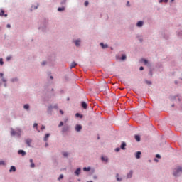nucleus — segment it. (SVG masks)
<instances>
[{
	"instance_id": "nucleus-45",
	"label": "nucleus",
	"mask_w": 182,
	"mask_h": 182,
	"mask_svg": "<svg viewBox=\"0 0 182 182\" xmlns=\"http://www.w3.org/2000/svg\"><path fill=\"white\" fill-rule=\"evenodd\" d=\"M60 113L61 114H63V111L60 110Z\"/></svg>"
},
{
	"instance_id": "nucleus-25",
	"label": "nucleus",
	"mask_w": 182,
	"mask_h": 182,
	"mask_svg": "<svg viewBox=\"0 0 182 182\" xmlns=\"http://www.w3.org/2000/svg\"><path fill=\"white\" fill-rule=\"evenodd\" d=\"M142 62L144 63V65H147L149 63V61L146 59H143Z\"/></svg>"
},
{
	"instance_id": "nucleus-11",
	"label": "nucleus",
	"mask_w": 182,
	"mask_h": 182,
	"mask_svg": "<svg viewBox=\"0 0 182 182\" xmlns=\"http://www.w3.org/2000/svg\"><path fill=\"white\" fill-rule=\"evenodd\" d=\"M136 26H138L139 28H141V26H143V21H139L136 23Z\"/></svg>"
},
{
	"instance_id": "nucleus-41",
	"label": "nucleus",
	"mask_w": 182,
	"mask_h": 182,
	"mask_svg": "<svg viewBox=\"0 0 182 182\" xmlns=\"http://www.w3.org/2000/svg\"><path fill=\"white\" fill-rule=\"evenodd\" d=\"M11 56L6 57V60H11Z\"/></svg>"
},
{
	"instance_id": "nucleus-35",
	"label": "nucleus",
	"mask_w": 182,
	"mask_h": 182,
	"mask_svg": "<svg viewBox=\"0 0 182 182\" xmlns=\"http://www.w3.org/2000/svg\"><path fill=\"white\" fill-rule=\"evenodd\" d=\"M63 154L64 157H68V153L64 152Z\"/></svg>"
},
{
	"instance_id": "nucleus-21",
	"label": "nucleus",
	"mask_w": 182,
	"mask_h": 182,
	"mask_svg": "<svg viewBox=\"0 0 182 182\" xmlns=\"http://www.w3.org/2000/svg\"><path fill=\"white\" fill-rule=\"evenodd\" d=\"M135 140H136V141H140V136L135 135Z\"/></svg>"
},
{
	"instance_id": "nucleus-26",
	"label": "nucleus",
	"mask_w": 182,
	"mask_h": 182,
	"mask_svg": "<svg viewBox=\"0 0 182 182\" xmlns=\"http://www.w3.org/2000/svg\"><path fill=\"white\" fill-rule=\"evenodd\" d=\"M24 109H26V110H28V109H29V105L26 104L24 105Z\"/></svg>"
},
{
	"instance_id": "nucleus-24",
	"label": "nucleus",
	"mask_w": 182,
	"mask_h": 182,
	"mask_svg": "<svg viewBox=\"0 0 182 182\" xmlns=\"http://www.w3.org/2000/svg\"><path fill=\"white\" fill-rule=\"evenodd\" d=\"M102 161H106V162H107V157H105V156H102Z\"/></svg>"
},
{
	"instance_id": "nucleus-8",
	"label": "nucleus",
	"mask_w": 182,
	"mask_h": 182,
	"mask_svg": "<svg viewBox=\"0 0 182 182\" xmlns=\"http://www.w3.org/2000/svg\"><path fill=\"white\" fill-rule=\"evenodd\" d=\"M18 154H21L23 156H26V152H25L23 150H19Z\"/></svg>"
},
{
	"instance_id": "nucleus-32",
	"label": "nucleus",
	"mask_w": 182,
	"mask_h": 182,
	"mask_svg": "<svg viewBox=\"0 0 182 182\" xmlns=\"http://www.w3.org/2000/svg\"><path fill=\"white\" fill-rule=\"evenodd\" d=\"M62 178H63V175H60L58 180H62Z\"/></svg>"
},
{
	"instance_id": "nucleus-12",
	"label": "nucleus",
	"mask_w": 182,
	"mask_h": 182,
	"mask_svg": "<svg viewBox=\"0 0 182 182\" xmlns=\"http://www.w3.org/2000/svg\"><path fill=\"white\" fill-rule=\"evenodd\" d=\"M140 156H141V151L136 152V159H140Z\"/></svg>"
},
{
	"instance_id": "nucleus-19",
	"label": "nucleus",
	"mask_w": 182,
	"mask_h": 182,
	"mask_svg": "<svg viewBox=\"0 0 182 182\" xmlns=\"http://www.w3.org/2000/svg\"><path fill=\"white\" fill-rule=\"evenodd\" d=\"M49 136L50 134H46L45 137H44V141H48V139H49Z\"/></svg>"
},
{
	"instance_id": "nucleus-6",
	"label": "nucleus",
	"mask_w": 182,
	"mask_h": 182,
	"mask_svg": "<svg viewBox=\"0 0 182 182\" xmlns=\"http://www.w3.org/2000/svg\"><path fill=\"white\" fill-rule=\"evenodd\" d=\"M0 77H2V79H1L2 82H4V83H6V80H5V78H4V73H0Z\"/></svg>"
},
{
	"instance_id": "nucleus-50",
	"label": "nucleus",
	"mask_w": 182,
	"mask_h": 182,
	"mask_svg": "<svg viewBox=\"0 0 182 182\" xmlns=\"http://www.w3.org/2000/svg\"><path fill=\"white\" fill-rule=\"evenodd\" d=\"M50 79H53V76H50Z\"/></svg>"
},
{
	"instance_id": "nucleus-48",
	"label": "nucleus",
	"mask_w": 182,
	"mask_h": 182,
	"mask_svg": "<svg viewBox=\"0 0 182 182\" xmlns=\"http://www.w3.org/2000/svg\"><path fill=\"white\" fill-rule=\"evenodd\" d=\"M7 28H11V25H10V24H8V25H7Z\"/></svg>"
},
{
	"instance_id": "nucleus-40",
	"label": "nucleus",
	"mask_w": 182,
	"mask_h": 182,
	"mask_svg": "<svg viewBox=\"0 0 182 182\" xmlns=\"http://www.w3.org/2000/svg\"><path fill=\"white\" fill-rule=\"evenodd\" d=\"M45 129H46V127H45V126H43V125H42V127H41V130H45Z\"/></svg>"
},
{
	"instance_id": "nucleus-13",
	"label": "nucleus",
	"mask_w": 182,
	"mask_h": 182,
	"mask_svg": "<svg viewBox=\"0 0 182 182\" xmlns=\"http://www.w3.org/2000/svg\"><path fill=\"white\" fill-rule=\"evenodd\" d=\"M132 176H133V171H129V173L127 174V178H132Z\"/></svg>"
},
{
	"instance_id": "nucleus-34",
	"label": "nucleus",
	"mask_w": 182,
	"mask_h": 182,
	"mask_svg": "<svg viewBox=\"0 0 182 182\" xmlns=\"http://www.w3.org/2000/svg\"><path fill=\"white\" fill-rule=\"evenodd\" d=\"M0 65H4V61H3V60H2V58H1L0 59Z\"/></svg>"
},
{
	"instance_id": "nucleus-37",
	"label": "nucleus",
	"mask_w": 182,
	"mask_h": 182,
	"mask_svg": "<svg viewBox=\"0 0 182 182\" xmlns=\"http://www.w3.org/2000/svg\"><path fill=\"white\" fill-rule=\"evenodd\" d=\"M89 5V2L88 1H85V6H87Z\"/></svg>"
},
{
	"instance_id": "nucleus-42",
	"label": "nucleus",
	"mask_w": 182,
	"mask_h": 182,
	"mask_svg": "<svg viewBox=\"0 0 182 182\" xmlns=\"http://www.w3.org/2000/svg\"><path fill=\"white\" fill-rule=\"evenodd\" d=\"M33 127H38V124L37 123H34Z\"/></svg>"
},
{
	"instance_id": "nucleus-15",
	"label": "nucleus",
	"mask_w": 182,
	"mask_h": 182,
	"mask_svg": "<svg viewBox=\"0 0 182 182\" xmlns=\"http://www.w3.org/2000/svg\"><path fill=\"white\" fill-rule=\"evenodd\" d=\"M121 149L122 150H124L126 149V143L122 142V144H121Z\"/></svg>"
},
{
	"instance_id": "nucleus-10",
	"label": "nucleus",
	"mask_w": 182,
	"mask_h": 182,
	"mask_svg": "<svg viewBox=\"0 0 182 182\" xmlns=\"http://www.w3.org/2000/svg\"><path fill=\"white\" fill-rule=\"evenodd\" d=\"M10 173L15 172L16 171V168H15V166H12L9 170Z\"/></svg>"
},
{
	"instance_id": "nucleus-30",
	"label": "nucleus",
	"mask_w": 182,
	"mask_h": 182,
	"mask_svg": "<svg viewBox=\"0 0 182 182\" xmlns=\"http://www.w3.org/2000/svg\"><path fill=\"white\" fill-rule=\"evenodd\" d=\"M126 60V55H123L122 56V60Z\"/></svg>"
},
{
	"instance_id": "nucleus-23",
	"label": "nucleus",
	"mask_w": 182,
	"mask_h": 182,
	"mask_svg": "<svg viewBox=\"0 0 182 182\" xmlns=\"http://www.w3.org/2000/svg\"><path fill=\"white\" fill-rule=\"evenodd\" d=\"M83 170H84V171H90V167H87V168L84 167Z\"/></svg>"
},
{
	"instance_id": "nucleus-14",
	"label": "nucleus",
	"mask_w": 182,
	"mask_h": 182,
	"mask_svg": "<svg viewBox=\"0 0 182 182\" xmlns=\"http://www.w3.org/2000/svg\"><path fill=\"white\" fill-rule=\"evenodd\" d=\"M100 46H102V49H106V48H107V45L104 44L103 43H100Z\"/></svg>"
},
{
	"instance_id": "nucleus-20",
	"label": "nucleus",
	"mask_w": 182,
	"mask_h": 182,
	"mask_svg": "<svg viewBox=\"0 0 182 182\" xmlns=\"http://www.w3.org/2000/svg\"><path fill=\"white\" fill-rule=\"evenodd\" d=\"M62 11H65V7H59L58 9V12H62Z\"/></svg>"
},
{
	"instance_id": "nucleus-7",
	"label": "nucleus",
	"mask_w": 182,
	"mask_h": 182,
	"mask_svg": "<svg viewBox=\"0 0 182 182\" xmlns=\"http://www.w3.org/2000/svg\"><path fill=\"white\" fill-rule=\"evenodd\" d=\"M75 130L76 132H80V130H82V127L80 125H76Z\"/></svg>"
},
{
	"instance_id": "nucleus-36",
	"label": "nucleus",
	"mask_w": 182,
	"mask_h": 182,
	"mask_svg": "<svg viewBox=\"0 0 182 182\" xmlns=\"http://www.w3.org/2000/svg\"><path fill=\"white\" fill-rule=\"evenodd\" d=\"M161 156H160V154H156V159H161Z\"/></svg>"
},
{
	"instance_id": "nucleus-38",
	"label": "nucleus",
	"mask_w": 182,
	"mask_h": 182,
	"mask_svg": "<svg viewBox=\"0 0 182 182\" xmlns=\"http://www.w3.org/2000/svg\"><path fill=\"white\" fill-rule=\"evenodd\" d=\"M115 151H117V152L120 151V148H116V149H115Z\"/></svg>"
},
{
	"instance_id": "nucleus-51",
	"label": "nucleus",
	"mask_w": 182,
	"mask_h": 182,
	"mask_svg": "<svg viewBox=\"0 0 182 182\" xmlns=\"http://www.w3.org/2000/svg\"><path fill=\"white\" fill-rule=\"evenodd\" d=\"M5 87H6V83L4 84Z\"/></svg>"
},
{
	"instance_id": "nucleus-3",
	"label": "nucleus",
	"mask_w": 182,
	"mask_h": 182,
	"mask_svg": "<svg viewBox=\"0 0 182 182\" xmlns=\"http://www.w3.org/2000/svg\"><path fill=\"white\" fill-rule=\"evenodd\" d=\"M26 143L28 146V147H31V143H32V139H26Z\"/></svg>"
},
{
	"instance_id": "nucleus-54",
	"label": "nucleus",
	"mask_w": 182,
	"mask_h": 182,
	"mask_svg": "<svg viewBox=\"0 0 182 182\" xmlns=\"http://www.w3.org/2000/svg\"><path fill=\"white\" fill-rule=\"evenodd\" d=\"M172 107H174V105H172Z\"/></svg>"
},
{
	"instance_id": "nucleus-31",
	"label": "nucleus",
	"mask_w": 182,
	"mask_h": 182,
	"mask_svg": "<svg viewBox=\"0 0 182 182\" xmlns=\"http://www.w3.org/2000/svg\"><path fill=\"white\" fill-rule=\"evenodd\" d=\"M145 82L146 83V85H151V81L146 80Z\"/></svg>"
},
{
	"instance_id": "nucleus-44",
	"label": "nucleus",
	"mask_w": 182,
	"mask_h": 182,
	"mask_svg": "<svg viewBox=\"0 0 182 182\" xmlns=\"http://www.w3.org/2000/svg\"><path fill=\"white\" fill-rule=\"evenodd\" d=\"M127 6H130V2L127 1Z\"/></svg>"
},
{
	"instance_id": "nucleus-2",
	"label": "nucleus",
	"mask_w": 182,
	"mask_h": 182,
	"mask_svg": "<svg viewBox=\"0 0 182 182\" xmlns=\"http://www.w3.org/2000/svg\"><path fill=\"white\" fill-rule=\"evenodd\" d=\"M180 173H182V168L179 167L177 169H175L173 171V176L176 177H178L180 176Z\"/></svg>"
},
{
	"instance_id": "nucleus-1",
	"label": "nucleus",
	"mask_w": 182,
	"mask_h": 182,
	"mask_svg": "<svg viewBox=\"0 0 182 182\" xmlns=\"http://www.w3.org/2000/svg\"><path fill=\"white\" fill-rule=\"evenodd\" d=\"M21 131L20 129H17L16 131H14V129H11V136H18V137L21 136Z\"/></svg>"
},
{
	"instance_id": "nucleus-53",
	"label": "nucleus",
	"mask_w": 182,
	"mask_h": 182,
	"mask_svg": "<svg viewBox=\"0 0 182 182\" xmlns=\"http://www.w3.org/2000/svg\"><path fill=\"white\" fill-rule=\"evenodd\" d=\"M65 2H66V0H64V4H65Z\"/></svg>"
},
{
	"instance_id": "nucleus-27",
	"label": "nucleus",
	"mask_w": 182,
	"mask_h": 182,
	"mask_svg": "<svg viewBox=\"0 0 182 182\" xmlns=\"http://www.w3.org/2000/svg\"><path fill=\"white\" fill-rule=\"evenodd\" d=\"M0 166H5V161H0Z\"/></svg>"
},
{
	"instance_id": "nucleus-39",
	"label": "nucleus",
	"mask_w": 182,
	"mask_h": 182,
	"mask_svg": "<svg viewBox=\"0 0 182 182\" xmlns=\"http://www.w3.org/2000/svg\"><path fill=\"white\" fill-rule=\"evenodd\" d=\"M31 167L32 168H33V167H35V164L31 163Z\"/></svg>"
},
{
	"instance_id": "nucleus-5",
	"label": "nucleus",
	"mask_w": 182,
	"mask_h": 182,
	"mask_svg": "<svg viewBox=\"0 0 182 182\" xmlns=\"http://www.w3.org/2000/svg\"><path fill=\"white\" fill-rule=\"evenodd\" d=\"M82 169H80V168H77V170L75 171V174L76 176H79V174H80V171Z\"/></svg>"
},
{
	"instance_id": "nucleus-47",
	"label": "nucleus",
	"mask_w": 182,
	"mask_h": 182,
	"mask_svg": "<svg viewBox=\"0 0 182 182\" xmlns=\"http://www.w3.org/2000/svg\"><path fill=\"white\" fill-rule=\"evenodd\" d=\"M42 65H46V62H43L42 63Z\"/></svg>"
},
{
	"instance_id": "nucleus-43",
	"label": "nucleus",
	"mask_w": 182,
	"mask_h": 182,
	"mask_svg": "<svg viewBox=\"0 0 182 182\" xmlns=\"http://www.w3.org/2000/svg\"><path fill=\"white\" fill-rule=\"evenodd\" d=\"M139 70H144V68L140 67V68H139Z\"/></svg>"
},
{
	"instance_id": "nucleus-17",
	"label": "nucleus",
	"mask_w": 182,
	"mask_h": 182,
	"mask_svg": "<svg viewBox=\"0 0 182 182\" xmlns=\"http://www.w3.org/2000/svg\"><path fill=\"white\" fill-rule=\"evenodd\" d=\"M69 130V127H64L63 129V132H68Z\"/></svg>"
},
{
	"instance_id": "nucleus-28",
	"label": "nucleus",
	"mask_w": 182,
	"mask_h": 182,
	"mask_svg": "<svg viewBox=\"0 0 182 182\" xmlns=\"http://www.w3.org/2000/svg\"><path fill=\"white\" fill-rule=\"evenodd\" d=\"M117 181H122V179L119 178V174H117L116 176Z\"/></svg>"
},
{
	"instance_id": "nucleus-52",
	"label": "nucleus",
	"mask_w": 182,
	"mask_h": 182,
	"mask_svg": "<svg viewBox=\"0 0 182 182\" xmlns=\"http://www.w3.org/2000/svg\"><path fill=\"white\" fill-rule=\"evenodd\" d=\"M154 160H155V161H159L156 159H155Z\"/></svg>"
},
{
	"instance_id": "nucleus-46",
	"label": "nucleus",
	"mask_w": 182,
	"mask_h": 182,
	"mask_svg": "<svg viewBox=\"0 0 182 182\" xmlns=\"http://www.w3.org/2000/svg\"><path fill=\"white\" fill-rule=\"evenodd\" d=\"M30 163H33V159H30Z\"/></svg>"
},
{
	"instance_id": "nucleus-33",
	"label": "nucleus",
	"mask_w": 182,
	"mask_h": 182,
	"mask_svg": "<svg viewBox=\"0 0 182 182\" xmlns=\"http://www.w3.org/2000/svg\"><path fill=\"white\" fill-rule=\"evenodd\" d=\"M159 2L160 3H161V2H168V0H160Z\"/></svg>"
},
{
	"instance_id": "nucleus-22",
	"label": "nucleus",
	"mask_w": 182,
	"mask_h": 182,
	"mask_svg": "<svg viewBox=\"0 0 182 182\" xmlns=\"http://www.w3.org/2000/svg\"><path fill=\"white\" fill-rule=\"evenodd\" d=\"M79 45H80V40H76V41H75V46H79Z\"/></svg>"
},
{
	"instance_id": "nucleus-9",
	"label": "nucleus",
	"mask_w": 182,
	"mask_h": 182,
	"mask_svg": "<svg viewBox=\"0 0 182 182\" xmlns=\"http://www.w3.org/2000/svg\"><path fill=\"white\" fill-rule=\"evenodd\" d=\"M82 107L83 109H87V104L86 102H82Z\"/></svg>"
},
{
	"instance_id": "nucleus-29",
	"label": "nucleus",
	"mask_w": 182,
	"mask_h": 182,
	"mask_svg": "<svg viewBox=\"0 0 182 182\" xmlns=\"http://www.w3.org/2000/svg\"><path fill=\"white\" fill-rule=\"evenodd\" d=\"M62 126H63V122H60L58 127H62Z\"/></svg>"
},
{
	"instance_id": "nucleus-16",
	"label": "nucleus",
	"mask_w": 182,
	"mask_h": 182,
	"mask_svg": "<svg viewBox=\"0 0 182 182\" xmlns=\"http://www.w3.org/2000/svg\"><path fill=\"white\" fill-rule=\"evenodd\" d=\"M76 64L75 62H73L70 66V69H73V68H75L76 66Z\"/></svg>"
},
{
	"instance_id": "nucleus-18",
	"label": "nucleus",
	"mask_w": 182,
	"mask_h": 182,
	"mask_svg": "<svg viewBox=\"0 0 182 182\" xmlns=\"http://www.w3.org/2000/svg\"><path fill=\"white\" fill-rule=\"evenodd\" d=\"M75 117H80V119H82L83 117V115L79 114V113H76L75 114Z\"/></svg>"
},
{
	"instance_id": "nucleus-49",
	"label": "nucleus",
	"mask_w": 182,
	"mask_h": 182,
	"mask_svg": "<svg viewBox=\"0 0 182 182\" xmlns=\"http://www.w3.org/2000/svg\"><path fill=\"white\" fill-rule=\"evenodd\" d=\"M171 2H174V0H171Z\"/></svg>"
},
{
	"instance_id": "nucleus-4",
	"label": "nucleus",
	"mask_w": 182,
	"mask_h": 182,
	"mask_svg": "<svg viewBox=\"0 0 182 182\" xmlns=\"http://www.w3.org/2000/svg\"><path fill=\"white\" fill-rule=\"evenodd\" d=\"M0 16H5V18H6V16H8V14H5V11L4 10H1L0 11Z\"/></svg>"
}]
</instances>
